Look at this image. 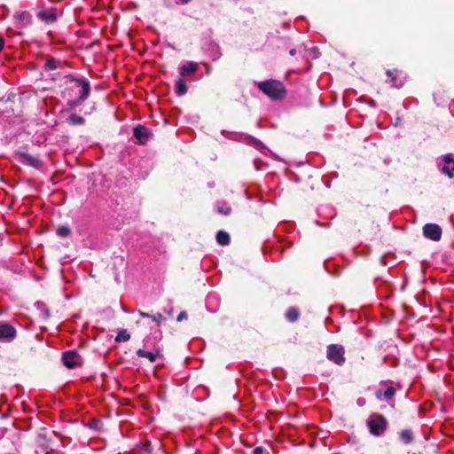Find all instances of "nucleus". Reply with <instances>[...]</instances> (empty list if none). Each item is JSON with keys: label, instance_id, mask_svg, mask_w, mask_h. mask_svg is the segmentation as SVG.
Wrapping results in <instances>:
<instances>
[{"label": "nucleus", "instance_id": "obj_1", "mask_svg": "<svg viewBox=\"0 0 454 454\" xmlns=\"http://www.w3.org/2000/svg\"><path fill=\"white\" fill-rule=\"evenodd\" d=\"M66 79L74 82L73 89H80L78 97L74 99L67 101V106L70 109H74L81 106L90 96V83L89 80L83 76L75 77L73 74H67Z\"/></svg>", "mask_w": 454, "mask_h": 454}, {"label": "nucleus", "instance_id": "obj_2", "mask_svg": "<svg viewBox=\"0 0 454 454\" xmlns=\"http://www.w3.org/2000/svg\"><path fill=\"white\" fill-rule=\"evenodd\" d=\"M258 89L273 100H280L286 97L284 84L277 80H268L258 83Z\"/></svg>", "mask_w": 454, "mask_h": 454}, {"label": "nucleus", "instance_id": "obj_3", "mask_svg": "<svg viewBox=\"0 0 454 454\" xmlns=\"http://www.w3.org/2000/svg\"><path fill=\"white\" fill-rule=\"evenodd\" d=\"M366 425L370 434L373 436L379 437L383 435L386 432L388 422L383 415L375 412L368 417Z\"/></svg>", "mask_w": 454, "mask_h": 454}, {"label": "nucleus", "instance_id": "obj_4", "mask_svg": "<svg viewBox=\"0 0 454 454\" xmlns=\"http://www.w3.org/2000/svg\"><path fill=\"white\" fill-rule=\"evenodd\" d=\"M435 166L442 175L453 180L451 185L454 187V153H450L437 157Z\"/></svg>", "mask_w": 454, "mask_h": 454}, {"label": "nucleus", "instance_id": "obj_5", "mask_svg": "<svg viewBox=\"0 0 454 454\" xmlns=\"http://www.w3.org/2000/svg\"><path fill=\"white\" fill-rule=\"evenodd\" d=\"M222 134L228 138H232L233 137L232 136L239 137V139L241 141H243L244 143H246L248 145L254 147L255 149L259 150L260 152H262V153H265V151L270 152V150L265 146V145L262 141H260L259 139H257L256 137H254L251 135L245 134V133L234 134V133L228 132L226 130H222Z\"/></svg>", "mask_w": 454, "mask_h": 454}, {"label": "nucleus", "instance_id": "obj_6", "mask_svg": "<svg viewBox=\"0 0 454 454\" xmlns=\"http://www.w3.org/2000/svg\"><path fill=\"white\" fill-rule=\"evenodd\" d=\"M344 348L338 344H330L327 347L326 357L338 365H341L345 362Z\"/></svg>", "mask_w": 454, "mask_h": 454}, {"label": "nucleus", "instance_id": "obj_7", "mask_svg": "<svg viewBox=\"0 0 454 454\" xmlns=\"http://www.w3.org/2000/svg\"><path fill=\"white\" fill-rule=\"evenodd\" d=\"M133 136L138 145H145L152 137V131L142 124H137L133 128Z\"/></svg>", "mask_w": 454, "mask_h": 454}, {"label": "nucleus", "instance_id": "obj_8", "mask_svg": "<svg viewBox=\"0 0 454 454\" xmlns=\"http://www.w3.org/2000/svg\"><path fill=\"white\" fill-rule=\"evenodd\" d=\"M17 336L16 329L7 322H0V342H12Z\"/></svg>", "mask_w": 454, "mask_h": 454}, {"label": "nucleus", "instance_id": "obj_9", "mask_svg": "<svg viewBox=\"0 0 454 454\" xmlns=\"http://www.w3.org/2000/svg\"><path fill=\"white\" fill-rule=\"evenodd\" d=\"M202 50L213 61H216L222 56L220 46L211 39H207L204 42Z\"/></svg>", "mask_w": 454, "mask_h": 454}, {"label": "nucleus", "instance_id": "obj_10", "mask_svg": "<svg viewBox=\"0 0 454 454\" xmlns=\"http://www.w3.org/2000/svg\"><path fill=\"white\" fill-rule=\"evenodd\" d=\"M423 235L433 241H438L442 238V228L436 223H427L423 227Z\"/></svg>", "mask_w": 454, "mask_h": 454}, {"label": "nucleus", "instance_id": "obj_11", "mask_svg": "<svg viewBox=\"0 0 454 454\" xmlns=\"http://www.w3.org/2000/svg\"><path fill=\"white\" fill-rule=\"evenodd\" d=\"M80 358L81 357L77 351L68 350L62 354L61 360L66 367L73 369L78 365Z\"/></svg>", "mask_w": 454, "mask_h": 454}, {"label": "nucleus", "instance_id": "obj_12", "mask_svg": "<svg viewBox=\"0 0 454 454\" xmlns=\"http://www.w3.org/2000/svg\"><path fill=\"white\" fill-rule=\"evenodd\" d=\"M37 18L46 24L54 23L57 20V14L55 10L51 11H40L36 14Z\"/></svg>", "mask_w": 454, "mask_h": 454}, {"label": "nucleus", "instance_id": "obj_13", "mask_svg": "<svg viewBox=\"0 0 454 454\" xmlns=\"http://www.w3.org/2000/svg\"><path fill=\"white\" fill-rule=\"evenodd\" d=\"M14 18L18 20L17 27H23L32 24V15L30 12L24 11L15 14Z\"/></svg>", "mask_w": 454, "mask_h": 454}, {"label": "nucleus", "instance_id": "obj_14", "mask_svg": "<svg viewBox=\"0 0 454 454\" xmlns=\"http://www.w3.org/2000/svg\"><path fill=\"white\" fill-rule=\"evenodd\" d=\"M198 70V64L188 61L179 67V74L182 76H189L194 74Z\"/></svg>", "mask_w": 454, "mask_h": 454}, {"label": "nucleus", "instance_id": "obj_15", "mask_svg": "<svg viewBox=\"0 0 454 454\" xmlns=\"http://www.w3.org/2000/svg\"><path fill=\"white\" fill-rule=\"evenodd\" d=\"M399 440L402 443L408 445L414 442V433L411 428L403 429L398 434Z\"/></svg>", "mask_w": 454, "mask_h": 454}, {"label": "nucleus", "instance_id": "obj_16", "mask_svg": "<svg viewBox=\"0 0 454 454\" xmlns=\"http://www.w3.org/2000/svg\"><path fill=\"white\" fill-rule=\"evenodd\" d=\"M398 73H399V71L396 69L387 70V72H386V74L391 78L393 86L395 88H401L404 83V80L398 76Z\"/></svg>", "mask_w": 454, "mask_h": 454}, {"label": "nucleus", "instance_id": "obj_17", "mask_svg": "<svg viewBox=\"0 0 454 454\" xmlns=\"http://www.w3.org/2000/svg\"><path fill=\"white\" fill-rule=\"evenodd\" d=\"M136 354L139 357H145V358H147L151 363L155 362L157 360V358L161 356L160 351L152 352V351H146V350H145L143 348L137 349Z\"/></svg>", "mask_w": 454, "mask_h": 454}, {"label": "nucleus", "instance_id": "obj_18", "mask_svg": "<svg viewBox=\"0 0 454 454\" xmlns=\"http://www.w3.org/2000/svg\"><path fill=\"white\" fill-rule=\"evenodd\" d=\"M21 157L25 163L27 165L34 167L35 168H40L43 166V162L40 159L34 157L28 153H21Z\"/></svg>", "mask_w": 454, "mask_h": 454}, {"label": "nucleus", "instance_id": "obj_19", "mask_svg": "<svg viewBox=\"0 0 454 454\" xmlns=\"http://www.w3.org/2000/svg\"><path fill=\"white\" fill-rule=\"evenodd\" d=\"M188 88L185 81L183 78H179L175 82V92L177 96L181 97L187 93Z\"/></svg>", "mask_w": 454, "mask_h": 454}, {"label": "nucleus", "instance_id": "obj_20", "mask_svg": "<svg viewBox=\"0 0 454 454\" xmlns=\"http://www.w3.org/2000/svg\"><path fill=\"white\" fill-rule=\"evenodd\" d=\"M300 317V311L295 307H290L286 312V318L288 322L294 323Z\"/></svg>", "mask_w": 454, "mask_h": 454}, {"label": "nucleus", "instance_id": "obj_21", "mask_svg": "<svg viewBox=\"0 0 454 454\" xmlns=\"http://www.w3.org/2000/svg\"><path fill=\"white\" fill-rule=\"evenodd\" d=\"M216 241L221 246H227L231 242V238L228 232L224 231H218L216 233Z\"/></svg>", "mask_w": 454, "mask_h": 454}, {"label": "nucleus", "instance_id": "obj_22", "mask_svg": "<svg viewBox=\"0 0 454 454\" xmlns=\"http://www.w3.org/2000/svg\"><path fill=\"white\" fill-rule=\"evenodd\" d=\"M319 215H326L328 218H333L336 215L335 209L331 206H321L317 209Z\"/></svg>", "mask_w": 454, "mask_h": 454}, {"label": "nucleus", "instance_id": "obj_23", "mask_svg": "<svg viewBox=\"0 0 454 454\" xmlns=\"http://www.w3.org/2000/svg\"><path fill=\"white\" fill-rule=\"evenodd\" d=\"M217 212L223 215H229L231 212V207L226 202L218 203Z\"/></svg>", "mask_w": 454, "mask_h": 454}, {"label": "nucleus", "instance_id": "obj_24", "mask_svg": "<svg viewBox=\"0 0 454 454\" xmlns=\"http://www.w3.org/2000/svg\"><path fill=\"white\" fill-rule=\"evenodd\" d=\"M59 62L57 59L51 57L46 60L44 64V69L47 71L55 70L59 67Z\"/></svg>", "mask_w": 454, "mask_h": 454}, {"label": "nucleus", "instance_id": "obj_25", "mask_svg": "<svg viewBox=\"0 0 454 454\" xmlns=\"http://www.w3.org/2000/svg\"><path fill=\"white\" fill-rule=\"evenodd\" d=\"M129 339H130V334L128 333V331L126 329H122L118 332V333L115 337V341L116 342H125V341L129 340Z\"/></svg>", "mask_w": 454, "mask_h": 454}, {"label": "nucleus", "instance_id": "obj_26", "mask_svg": "<svg viewBox=\"0 0 454 454\" xmlns=\"http://www.w3.org/2000/svg\"><path fill=\"white\" fill-rule=\"evenodd\" d=\"M67 121H68V122H69L70 124H73V125H82V124H84V122H85V120H84V118H83V117L79 116V115H77V114H72L68 117Z\"/></svg>", "mask_w": 454, "mask_h": 454}, {"label": "nucleus", "instance_id": "obj_27", "mask_svg": "<svg viewBox=\"0 0 454 454\" xmlns=\"http://www.w3.org/2000/svg\"><path fill=\"white\" fill-rule=\"evenodd\" d=\"M57 235L60 238H67L71 235V229L67 225H61L57 229Z\"/></svg>", "mask_w": 454, "mask_h": 454}, {"label": "nucleus", "instance_id": "obj_28", "mask_svg": "<svg viewBox=\"0 0 454 454\" xmlns=\"http://www.w3.org/2000/svg\"><path fill=\"white\" fill-rule=\"evenodd\" d=\"M153 322H154L157 325H160L161 324V322L163 321H166L167 320V317L164 316L163 314L161 313H157V314H154V315H152V318Z\"/></svg>", "mask_w": 454, "mask_h": 454}, {"label": "nucleus", "instance_id": "obj_29", "mask_svg": "<svg viewBox=\"0 0 454 454\" xmlns=\"http://www.w3.org/2000/svg\"><path fill=\"white\" fill-rule=\"evenodd\" d=\"M395 394V388L393 387H388L383 393L384 399L386 401H389L393 398Z\"/></svg>", "mask_w": 454, "mask_h": 454}, {"label": "nucleus", "instance_id": "obj_30", "mask_svg": "<svg viewBox=\"0 0 454 454\" xmlns=\"http://www.w3.org/2000/svg\"><path fill=\"white\" fill-rule=\"evenodd\" d=\"M88 427L91 429H95V430H100L101 427H102V423L100 420L97 419H92L89 421L88 423Z\"/></svg>", "mask_w": 454, "mask_h": 454}, {"label": "nucleus", "instance_id": "obj_31", "mask_svg": "<svg viewBox=\"0 0 454 454\" xmlns=\"http://www.w3.org/2000/svg\"><path fill=\"white\" fill-rule=\"evenodd\" d=\"M264 452L269 454V452L262 446L255 447L253 450V454H263Z\"/></svg>", "mask_w": 454, "mask_h": 454}, {"label": "nucleus", "instance_id": "obj_32", "mask_svg": "<svg viewBox=\"0 0 454 454\" xmlns=\"http://www.w3.org/2000/svg\"><path fill=\"white\" fill-rule=\"evenodd\" d=\"M186 318H187V313L185 311H181L179 313V315L177 316L176 320L178 322H181V321H183L184 319H186Z\"/></svg>", "mask_w": 454, "mask_h": 454}, {"label": "nucleus", "instance_id": "obj_33", "mask_svg": "<svg viewBox=\"0 0 454 454\" xmlns=\"http://www.w3.org/2000/svg\"><path fill=\"white\" fill-rule=\"evenodd\" d=\"M311 53L314 59H317L320 56L319 50L317 47L312 48Z\"/></svg>", "mask_w": 454, "mask_h": 454}, {"label": "nucleus", "instance_id": "obj_34", "mask_svg": "<svg viewBox=\"0 0 454 454\" xmlns=\"http://www.w3.org/2000/svg\"><path fill=\"white\" fill-rule=\"evenodd\" d=\"M365 403H366V400H365V398H364V397H359V398H357V400H356V404H357L359 407H363V406H364V405H365Z\"/></svg>", "mask_w": 454, "mask_h": 454}, {"label": "nucleus", "instance_id": "obj_35", "mask_svg": "<svg viewBox=\"0 0 454 454\" xmlns=\"http://www.w3.org/2000/svg\"><path fill=\"white\" fill-rule=\"evenodd\" d=\"M138 314L141 317H145V318H152V315L149 314V313H146V312H144L142 310H138Z\"/></svg>", "mask_w": 454, "mask_h": 454}, {"label": "nucleus", "instance_id": "obj_36", "mask_svg": "<svg viewBox=\"0 0 454 454\" xmlns=\"http://www.w3.org/2000/svg\"><path fill=\"white\" fill-rule=\"evenodd\" d=\"M4 46V39L0 36V52L2 51Z\"/></svg>", "mask_w": 454, "mask_h": 454}, {"label": "nucleus", "instance_id": "obj_37", "mask_svg": "<svg viewBox=\"0 0 454 454\" xmlns=\"http://www.w3.org/2000/svg\"><path fill=\"white\" fill-rule=\"evenodd\" d=\"M191 0H177L176 1V4H186L190 2Z\"/></svg>", "mask_w": 454, "mask_h": 454}, {"label": "nucleus", "instance_id": "obj_38", "mask_svg": "<svg viewBox=\"0 0 454 454\" xmlns=\"http://www.w3.org/2000/svg\"><path fill=\"white\" fill-rule=\"evenodd\" d=\"M400 122H401V118H400V117H397V118L395 119V121L394 125H395V126H398V125L400 124Z\"/></svg>", "mask_w": 454, "mask_h": 454}, {"label": "nucleus", "instance_id": "obj_39", "mask_svg": "<svg viewBox=\"0 0 454 454\" xmlns=\"http://www.w3.org/2000/svg\"><path fill=\"white\" fill-rule=\"evenodd\" d=\"M244 195H245V197L247 198V200H252V196L248 195V193L247 192V191H244Z\"/></svg>", "mask_w": 454, "mask_h": 454}, {"label": "nucleus", "instance_id": "obj_40", "mask_svg": "<svg viewBox=\"0 0 454 454\" xmlns=\"http://www.w3.org/2000/svg\"><path fill=\"white\" fill-rule=\"evenodd\" d=\"M289 54H290L291 56H294V55L296 54V50H295V49H291V50L289 51Z\"/></svg>", "mask_w": 454, "mask_h": 454}, {"label": "nucleus", "instance_id": "obj_41", "mask_svg": "<svg viewBox=\"0 0 454 454\" xmlns=\"http://www.w3.org/2000/svg\"><path fill=\"white\" fill-rule=\"evenodd\" d=\"M381 395H382V394H381V391L380 390V391H378V392L376 393V397H377L378 399H380Z\"/></svg>", "mask_w": 454, "mask_h": 454}, {"label": "nucleus", "instance_id": "obj_42", "mask_svg": "<svg viewBox=\"0 0 454 454\" xmlns=\"http://www.w3.org/2000/svg\"><path fill=\"white\" fill-rule=\"evenodd\" d=\"M165 314H167L168 317H171V311L164 309Z\"/></svg>", "mask_w": 454, "mask_h": 454}, {"label": "nucleus", "instance_id": "obj_43", "mask_svg": "<svg viewBox=\"0 0 454 454\" xmlns=\"http://www.w3.org/2000/svg\"><path fill=\"white\" fill-rule=\"evenodd\" d=\"M44 314H45V317H49L50 313H49V310H48V309H45V310H44Z\"/></svg>", "mask_w": 454, "mask_h": 454}, {"label": "nucleus", "instance_id": "obj_44", "mask_svg": "<svg viewBox=\"0 0 454 454\" xmlns=\"http://www.w3.org/2000/svg\"><path fill=\"white\" fill-rule=\"evenodd\" d=\"M2 242H3V234L0 233V246H2Z\"/></svg>", "mask_w": 454, "mask_h": 454}, {"label": "nucleus", "instance_id": "obj_45", "mask_svg": "<svg viewBox=\"0 0 454 454\" xmlns=\"http://www.w3.org/2000/svg\"><path fill=\"white\" fill-rule=\"evenodd\" d=\"M295 182H299L300 181V178L298 176H295Z\"/></svg>", "mask_w": 454, "mask_h": 454}, {"label": "nucleus", "instance_id": "obj_46", "mask_svg": "<svg viewBox=\"0 0 454 454\" xmlns=\"http://www.w3.org/2000/svg\"><path fill=\"white\" fill-rule=\"evenodd\" d=\"M325 186H326L327 188H330V183H325Z\"/></svg>", "mask_w": 454, "mask_h": 454}, {"label": "nucleus", "instance_id": "obj_47", "mask_svg": "<svg viewBox=\"0 0 454 454\" xmlns=\"http://www.w3.org/2000/svg\"><path fill=\"white\" fill-rule=\"evenodd\" d=\"M122 310H123L124 312H126V313L128 312V310H127V309H126V308H124V307H122Z\"/></svg>", "mask_w": 454, "mask_h": 454}, {"label": "nucleus", "instance_id": "obj_48", "mask_svg": "<svg viewBox=\"0 0 454 454\" xmlns=\"http://www.w3.org/2000/svg\"><path fill=\"white\" fill-rule=\"evenodd\" d=\"M333 454H341V453H340V452H334V453H333Z\"/></svg>", "mask_w": 454, "mask_h": 454}]
</instances>
